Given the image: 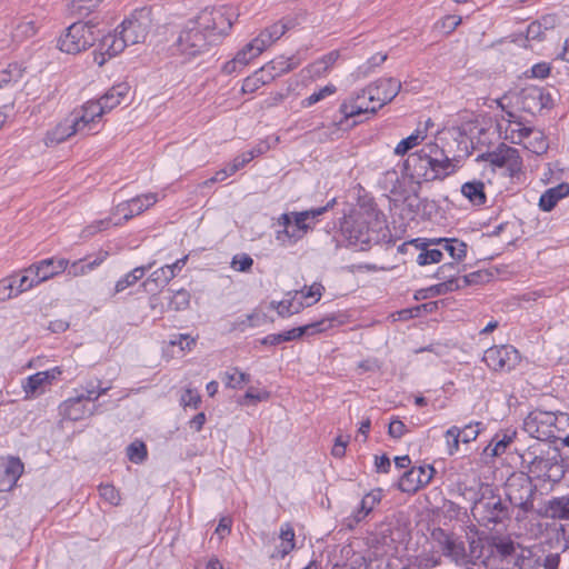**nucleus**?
<instances>
[{
  "mask_svg": "<svg viewBox=\"0 0 569 569\" xmlns=\"http://www.w3.org/2000/svg\"><path fill=\"white\" fill-rule=\"evenodd\" d=\"M441 241V250H445L456 262L462 261L467 256V243L457 238H438Z\"/></svg>",
  "mask_w": 569,
  "mask_h": 569,
  "instance_id": "nucleus-31",
  "label": "nucleus"
},
{
  "mask_svg": "<svg viewBox=\"0 0 569 569\" xmlns=\"http://www.w3.org/2000/svg\"><path fill=\"white\" fill-rule=\"evenodd\" d=\"M548 552L541 548L521 547L513 567L517 569H547Z\"/></svg>",
  "mask_w": 569,
  "mask_h": 569,
  "instance_id": "nucleus-22",
  "label": "nucleus"
},
{
  "mask_svg": "<svg viewBox=\"0 0 569 569\" xmlns=\"http://www.w3.org/2000/svg\"><path fill=\"white\" fill-rule=\"evenodd\" d=\"M337 88L333 84H327L320 90L313 92L309 97L301 100V107L302 108H309L319 101L323 100L326 97L333 94L336 92Z\"/></svg>",
  "mask_w": 569,
  "mask_h": 569,
  "instance_id": "nucleus-51",
  "label": "nucleus"
},
{
  "mask_svg": "<svg viewBox=\"0 0 569 569\" xmlns=\"http://www.w3.org/2000/svg\"><path fill=\"white\" fill-rule=\"evenodd\" d=\"M481 422H475L466 425L463 428H459L461 435L460 440L462 443H469L475 441L480 433Z\"/></svg>",
  "mask_w": 569,
  "mask_h": 569,
  "instance_id": "nucleus-61",
  "label": "nucleus"
},
{
  "mask_svg": "<svg viewBox=\"0 0 569 569\" xmlns=\"http://www.w3.org/2000/svg\"><path fill=\"white\" fill-rule=\"evenodd\" d=\"M108 110L101 106V100L88 102L83 107V114L74 120V123L82 131L84 128L89 127L91 122L94 121L96 118H100Z\"/></svg>",
  "mask_w": 569,
  "mask_h": 569,
  "instance_id": "nucleus-29",
  "label": "nucleus"
},
{
  "mask_svg": "<svg viewBox=\"0 0 569 569\" xmlns=\"http://www.w3.org/2000/svg\"><path fill=\"white\" fill-rule=\"evenodd\" d=\"M551 71V66L548 62H539L531 67L529 71H526L527 78L546 79Z\"/></svg>",
  "mask_w": 569,
  "mask_h": 569,
  "instance_id": "nucleus-64",
  "label": "nucleus"
},
{
  "mask_svg": "<svg viewBox=\"0 0 569 569\" xmlns=\"http://www.w3.org/2000/svg\"><path fill=\"white\" fill-rule=\"evenodd\" d=\"M203 12L187 23L170 46L171 56L183 57V61H188L203 53L214 41L213 37L228 33L240 13L237 8L221 7L209 13L210 19Z\"/></svg>",
  "mask_w": 569,
  "mask_h": 569,
  "instance_id": "nucleus-1",
  "label": "nucleus"
},
{
  "mask_svg": "<svg viewBox=\"0 0 569 569\" xmlns=\"http://www.w3.org/2000/svg\"><path fill=\"white\" fill-rule=\"evenodd\" d=\"M270 398L269 391H256L253 388H249L243 397L239 400L242 406L256 405L261 401H266Z\"/></svg>",
  "mask_w": 569,
  "mask_h": 569,
  "instance_id": "nucleus-57",
  "label": "nucleus"
},
{
  "mask_svg": "<svg viewBox=\"0 0 569 569\" xmlns=\"http://www.w3.org/2000/svg\"><path fill=\"white\" fill-rule=\"evenodd\" d=\"M547 569H569V546L560 552H548Z\"/></svg>",
  "mask_w": 569,
  "mask_h": 569,
  "instance_id": "nucleus-43",
  "label": "nucleus"
},
{
  "mask_svg": "<svg viewBox=\"0 0 569 569\" xmlns=\"http://www.w3.org/2000/svg\"><path fill=\"white\" fill-rule=\"evenodd\" d=\"M569 196V183L561 182L556 187L546 190L539 199V208L545 211H551L558 203L559 200Z\"/></svg>",
  "mask_w": 569,
  "mask_h": 569,
  "instance_id": "nucleus-25",
  "label": "nucleus"
},
{
  "mask_svg": "<svg viewBox=\"0 0 569 569\" xmlns=\"http://www.w3.org/2000/svg\"><path fill=\"white\" fill-rule=\"evenodd\" d=\"M507 152L509 157L507 158L505 168L508 170L510 177H515L521 172L522 159L516 148H512V150H507Z\"/></svg>",
  "mask_w": 569,
  "mask_h": 569,
  "instance_id": "nucleus-55",
  "label": "nucleus"
},
{
  "mask_svg": "<svg viewBox=\"0 0 569 569\" xmlns=\"http://www.w3.org/2000/svg\"><path fill=\"white\" fill-rule=\"evenodd\" d=\"M461 193L475 206L487 202L485 183L480 180L468 181L461 186Z\"/></svg>",
  "mask_w": 569,
  "mask_h": 569,
  "instance_id": "nucleus-28",
  "label": "nucleus"
},
{
  "mask_svg": "<svg viewBox=\"0 0 569 569\" xmlns=\"http://www.w3.org/2000/svg\"><path fill=\"white\" fill-rule=\"evenodd\" d=\"M400 90L401 82L396 78H383L369 84L356 98L340 104L339 111L343 116L340 124L361 114H375L379 108L391 102Z\"/></svg>",
  "mask_w": 569,
  "mask_h": 569,
  "instance_id": "nucleus-4",
  "label": "nucleus"
},
{
  "mask_svg": "<svg viewBox=\"0 0 569 569\" xmlns=\"http://www.w3.org/2000/svg\"><path fill=\"white\" fill-rule=\"evenodd\" d=\"M180 402L183 407H192L193 409H198L201 403V396L197 390L188 388L182 393Z\"/></svg>",
  "mask_w": 569,
  "mask_h": 569,
  "instance_id": "nucleus-63",
  "label": "nucleus"
},
{
  "mask_svg": "<svg viewBox=\"0 0 569 569\" xmlns=\"http://www.w3.org/2000/svg\"><path fill=\"white\" fill-rule=\"evenodd\" d=\"M335 318H323L321 320L292 328L288 331L280 333H271L260 340L263 346H278L282 342L293 341L303 336H313L316 333L325 332L332 328Z\"/></svg>",
  "mask_w": 569,
  "mask_h": 569,
  "instance_id": "nucleus-12",
  "label": "nucleus"
},
{
  "mask_svg": "<svg viewBox=\"0 0 569 569\" xmlns=\"http://www.w3.org/2000/svg\"><path fill=\"white\" fill-rule=\"evenodd\" d=\"M436 469L433 466L412 467L406 471L399 480L398 488L402 492H416L420 488L427 486L433 478Z\"/></svg>",
  "mask_w": 569,
  "mask_h": 569,
  "instance_id": "nucleus-18",
  "label": "nucleus"
},
{
  "mask_svg": "<svg viewBox=\"0 0 569 569\" xmlns=\"http://www.w3.org/2000/svg\"><path fill=\"white\" fill-rule=\"evenodd\" d=\"M385 214L372 202L365 203L349 219L341 223V231L352 246L367 250L381 240L385 228Z\"/></svg>",
  "mask_w": 569,
  "mask_h": 569,
  "instance_id": "nucleus-5",
  "label": "nucleus"
},
{
  "mask_svg": "<svg viewBox=\"0 0 569 569\" xmlns=\"http://www.w3.org/2000/svg\"><path fill=\"white\" fill-rule=\"evenodd\" d=\"M452 280L451 281H443L437 284H433L429 288L418 290L415 295L416 300H422L430 297H437V296H443L451 291L459 290V284H456L452 287Z\"/></svg>",
  "mask_w": 569,
  "mask_h": 569,
  "instance_id": "nucleus-35",
  "label": "nucleus"
},
{
  "mask_svg": "<svg viewBox=\"0 0 569 569\" xmlns=\"http://www.w3.org/2000/svg\"><path fill=\"white\" fill-rule=\"evenodd\" d=\"M98 407L99 406L94 403L92 406H89L88 403L81 400V397H77L76 395L74 397L64 400L59 406V411L63 419L70 421H79L87 417L93 416Z\"/></svg>",
  "mask_w": 569,
  "mask_h": 569,
  "instance_id": "nucleus-20",
  "label": "nucleus"
},
{
  "mask_svg": "<svg viewBox=\"0 0 569 569\" xmlns=\"http://www.w3.org/2000/svg\"><path fill=\"white\" fill-rule=\"evenodd\" d=\"M421 242L425 246H419L416 262L419 266L439 263L443 258L442 250L437 248L438 244H441V241L438 238H422Z\"/></svg>",
  "mask_w": 569,
  "mask_h": 569,
  "instance_id": "nucleus-24",
  "label": "nucleus"
},
{
  "mask_svg": "<svg viewBox=\"0 0 569 569\" xmlns=\"http://www.w3.org/2000/svg\"><path fill=\"white\" fill-rule=\"evenodd\" d=\"M107 252L103 254H100L99 257H96L94 259L86 258L80 259L78 261L72 262L71 264L68 263V268L66 271L69 276L78 277L84 274L87 271L93 270L96 267H98L107 257Z\"/></svg>",
  "mask_w": 569,
  "mask_h": 569,
  "instance_id": "nucleus-32",
  "label": "nucleus"
},
{
  "mask_svg": "<svg viewBox=\"0 0 569 569\" xmlns=\"http://www.w3.org/2000/svg\"><path fill=\"white\" fill-rule=\"evenodd\" d=\"M557 421H555V437L552 439L560 440L563 446L569 447V413H556Z\"/></svg>",
  "mask_w": 569,
  "mask_h": 569,
  "instance_id": "nucleus-36",
  "label": "nucleus"
},
{
  "mask_svg": "<svg viewBox=\"0 0 569 569\" xmlns=\"http://www.w3.org/2000/svg\"><path fill=\"white\" fill-rule=\"evenodd\" d=\"M518 350L510 345L493 346L485 351L482 361L493 371H511L520 362Z\"/></svg>",
  "mask_w": 569,
  "mask_h": 569,
  "instance_id": "nucleus-13",
  "label": "nucleus"
},
{
  "mask_svg": "<svg viewBox=\"0 0 569 569\" xmlns=\"http://www.w3.org/2000/svg\"><path fill=\"white\" fill-rule=\"evenodd\" d=\"M430 181L443 179L453 171L451 160L446 157L443 160L432 158V166L430 167Z\"/></svg>",
  "mask_w": 569,
  "mask_h": 569,
  "instance_id": "nucleus-41",
  "label": "nucleus"
},
{
  "mask_svg": "<svg viewBox=\"0 0 569 569\" xmlns=\"http://www.w3.org/2000/svg\"><path fill=\"white\" fill-rule=\"evenodd\" d=\"M460 437H461V435L459 432V427H457V426L450 427L445 432V438L447 440V449H448L449 456H453L459 450V443L461 442Z\"/></svg>",
  "mask_w": 569,
  "mask_h": 569,
  "instance_id": "nucleus-56",
  "label": "nucleus"
},
{
  "mask_svg": "<svg viewBox=\"0 0 569 569\" xmlns=\"http://www.w3.org/2000/svg\"><path fill=\"white\" fill-rule=\"evenodd\" d=\"M515 437L516 431L507 430L505 432L496 433L491 440V445L493 443L492 456L502 455L506 451L507 447L512 442Z\"/></svg>",
  "mask_w": 569,
  "mask_h": 569,
  "instance_id": "nucleus-46",
  "label": "nucleus"
},
{
  "mask_svg": "<svg viewBox=\"0 0 569 569\" xmlns=\"http://www.w3.org/2000/svg\"><path fill=\"white\" fill-rule=\"evenodd\" d=\"M507 150H512V147L500 143L496 150L483 153L479 156V158L490 162L495 167L505 168L507 158L509 157Z\"/></svg>",
  "mask_w": 569,
  "mask_h": 569,
  "instance_id": "nucleus-38",
  "label": "nucleus"
},
{
  "mask_svg": "<svg viewBox=\"0 0 569 569\" xmlns=\"http://www.w3.org/2000/svg\"><path fill=\"white\" fill-rule=\"evenodd\" d=\"M426 138V133L420 130H416L413 133L402 139L396 147L395 153L398 156H403L412 148L418 146Z\"/></svg>",
  "mask_w": 569,
  "mask_h": 569,
  "instance_id": "nucleus-45",
  "label": "nucleus"
},
{
  "mask_svg": "<svg viewBox=\"0 0 569 569\" xmlns=\"http://www.w3.org/2000/svg\"><path fill=\"white\" fill-rule=\"evenodd\" d=\"M36 277L32 276V274H29L28 272H26L23 276L21 277H17L16 276V283H14V291H16V295H20L31 288H33L34 286L39 284V282H36Z\"/></svg>",
  "mask_w": 569,
  "mask_h": 569,
  "instance_id": "nucleus-62",
  "label": "nucleus"
},
{
  "mask_svg": "<svg viewBox=\"0 0 569 569\" xmlns=\"http://www.w3.org/2000/svg\"><path fill=\"white\" fill-rule=\"evenodd\" d=\"M133 202L136 204L130 206V207L133 211V214L138 216L157 202V194L156 193H147V194L137 196L129 200V203H133Z\"/></svg>",
  "mask_w": 569,
  "mask_h": 569,
  "instance_id": "nucleus-48",
  "label": "nucleus"
},
{
  "mask_svg": "<svg viewBox=\"0 0 569 569\" xmlns=\"http://www.w3.org/2000/svg\"><path fill=\"white\" fill-rule=\"evenodd\" d=\"M128 459L133 463H141L147 459V446L142 441H133L127 447Z\"/></svg>",
  "mask_w": 569,
  "mask_h": 569,
  "instance_id": "nucleus-49",
  "label": "nucleus"
},
{
  "mask_svg": "<svg viewBox=\"0 0 569 569\" xmlns=\"http://www.w3.org/2000/svg\"><path fill=\"white\" fill-rule=\"evenodd\" d=\"M536 513L541 518L569 522L566 495L545 501Z\"/></svg>",
  "mask_w": 569,
  "mask_h": 569,
  "instance_id": "nucleus-23",
  "label": "nucleus"
},
{
  "mask_svg": "<svg viewBox=\"0 0 569 569\" xmlns=\"http://www.w3.org/2000/svg\"><path fill=\"white\" fill-rule=\"evenodd\" d=\"M291 61V58L286 59L283 57L274 59L260 68V73L267 74V80L271 81L274 78L291 71L295 68V64Z\"/></svg>",
  "mask_w": 569,
  "mask_h": 569,
  "instance_id": "nucleus-30",
  "label": "nucleus"
},
{
  "mask_svg": "<svg viewBox=\"0 0 569 569\" xmlns=\"http://www.w3.org/2000/svg\"><path fill=\"white\" fill-rule=\"evenodd\" d=\"M431 151L432 147H428L410 153L403 162L402 173L417 183H420V179L430 181Z\"/></svg>",
  "mask_w": 569,
  "mask_h": 569,
  "instance_id": "nucleus-15",
  "label": "nucleus"
},
{
  "mask_svg": "<svg viewBox=\"0 0 569 569\" xmlns=\"http://www.w3.org/2000/svg\"><path fill=\"white\" fill-rule=\"evenodd\" d=\"M262 52L251 41L247 43L241 50L234 56L236 61L240 67L247 66L253 58L258 57Z\"/></svg>",
  "mask_w": 569,
  "mask_h": 569,
  "instance_id": "nucleus-50",
  "label": "nucleus"
},
{
  "mask_svg": "<svg viewBox=\"0 0 569 569\" xmlns=\"http://www.w3.org/2000/svg\"><path fill=\"white\" fill-rule=\"evenodd\" d=\"M130 86L127 82H120L112 86L101 98V106L108 111L112 110L121 103L128 96Z\"/></svg>",
  "mask_w": 569,
  "mask_h": 569,
  "instance_id": "nucleus-26",
  "label": "nucleus"
},
{
  "mask_svg": "<svg viewBox=\"0 0 569 569\" xmlns=\"http://www.w3.org/2000/svg\"><path fill=\"white\" fill-rule=\"evenodd\" d=\"M518 104L522 111L536 116L545 109L550 110L553 107V99L547 89L529 86L519 92Z\"/></svg>",
  "mask_w": 569,
  "mask_h": 569,
  "instance_id": "nucleus-14",
  "label": "nucleus"
},
{
  "mask_svg": "<svg viewBox=\"0 0 569 569\" xmlns=\"http://www.w3.org/2000/svg\"><path fill=\"white\" fill-rule=\"evenodd\" d=\"M81 131L74 121L71 124H59L46 136V144L53 146L63 142L69 137Z\"/></svg>",
  "mask_w": 569,
  "mask_h": 569,
  "instance_id": "nucleus-33",
  "label": "nucleus"
},
{
  "mask_svg": "<svg viewBox=\"0 0 569 569\" xmlns=\"http://www.w3.org/2000/svg\"><path fill=\"white\" fill-rule=\"evenodd\" d=\"M471 512L480 526L493 529L497 525L511 519L512 507L507 499L503 500L490 486H487L480 498L475 501Z\"/></svg>",
  "mask_w": 569,
  "mask_h": 569,
  "instance_id": "nucleus-7",
  "label": "nucleus"
},
{
  "mask_svg": "<svg viewBox=\"0 0 569 569\" xmlns=\"http://www.w3.org/2000/svg\"><path fill=\"white\" fill-rule=\"evenodd\" d=\"M23 470L24 466L18 457H9L6 461H0V492L10 491Z\"/></svg>",
  "mask_w": 569,
  "mask_h": 569,
  "instance_id": "nucleus-21",
  "label": "nucleus"
},
{
  "mask_svg": "<svg viewBox=\"0 0 569 569\" xmlns=\"http://www.w3.org/2000/svg\"><path fill=\"white\" fill-rule=\"evenodd\" d=\"M270 82V80H267V74L260 73V70L254 73L253 77H248L244 79L242 83V91L243 92H254L257 89L260 88V86L266 84Z\"/></svg>",
  "mask_w": 569,
  "mask_h": 569,
  "instance_id": "nucleus-58",
  "label": "nucleus"
},
{
  "mask_svg": "<svg viewBox=\"0 0 569 569\" xmlns=\"http://www.w3.org/2000/svg\"><path fill=\"white\" fill-rule=\"evenodd\" d=\"M405 204L410 212L415 214H423L429 207V201L428 199H421L417 193H413L405 199Z\"/></svg>",
  "mask_w": 569,
  "mask_h": 569,
  "instance_id": "nucleus-53",
  "label": "nucleus"
},
{
  "mask_svg": "<svg viewBox=\"0 0 569 569\" xmlns=\"http://www.w3.org/2000/svg\"><path fill=\"white\" fill-rule=\"evenodd\" d=\"M525 470L512 472L505 482V496L511 507L518 508L523 516L536 512L533 500L537 486Z\"/></svg>",
  "mask_w": 569,
  "mask_h": 569,
  "instance_id": "nucleus-8",
  "label": "nucleus"
},
{
  "mask_svg": "<svg viewBox=\"0 0 569 569\" xmlns=\"http://www.w3.org/2000/svg\"><path fill=\"white\" fill-rule=\"evenodd\" d=\"M307 220L308 213L297 212L293 213V218L289 213L281 214L279 224L283 227V230L277 232V239L282 240L286 237L290 243L297 242L311 229Z\"/></svg>",
  "mask_w": 569,
  "mask_h": 569,
  "instance_id": "nucleus-16",
  "label": "nucleus"
},
{
  "mask_svg": "<svg viewBox=\"0 0 569 569\" xmlns=\"http://www.w3.org/2000/svg\"><path fill=\"white\" fill-rule=\"evenodd\" d=\"M460 272V269L458 267V262H447L440 266L437 271L435 272L433 277L438 280L443 281H451L452 280V287L456 284H459V278L458 273Z\"/></svg>",
  "mask_w": 569,
  "mask_h": 569,
  "instance_id": "nucleus-39",
  "label": "nucleus"
},
{
  "mask_svg": "<svg viewBox=\"0 0 569 569\" xmlns=\"http://www.w3.org/2000/svg\"><path fill=\"white\" fill-rule=\"evenodd\" d=\"M16 276H10L0 280V301H7L17 297L14 291Z\"/></svg>",
  "mask_w": 569,
  "mask_h": 569,
  "instance_id": "nucleus-60",
  "label": "nucleus"
},
{
  "mask_svg": "<svg viewBox=\"0 0 569 569\" xmlns=\"http://www.w3.org/2000/svg\"><path fill=\"white\" fill-rule=\"evenodd\" d=\"M381 498L382 490L380 488L373 489L367 495H365V497L360 501V507L362 508V511L369 515L375 509V507L381 501Z\"/></svg>",
  "mask_w": 569,
  "mask_h": 569,
  "instance_id": "nucleus-54",
  "label": "nucleus"
},
{
  "mask_svg": "<svg viewBox=\"0 0 569 569\" xmlns=\"http://www.w3.org/2000/svg\"><path fill=\"white\" fill-rule=\"evenodd\" d=\"M68 268V260L64 258L51 257L42 259L29 266L24 272L36 277V282L47 281L62 272Z\"/></svg>",
  "mask_w": 569,
  "mask_h": 569,
  "instance_id": "nucleus-19",
  "label": "nucleus"
},
{
  "mask_svg": "<svg viewBox=\"0 0 569 569\" xmlns=\"http://www.w3.org/2000/svg\"><path fill=\"white\" fill-rule=\"evenodd\" d=\"M481 555L477 566L486 569H498L503 563H513L518 557L521 546L508 535L491 533L480 539Z\"/></svg>",
  "mask_w": 569,
  "mask_h": 569,
  "instance_id": "nucleus-6",
  "label": "nucleus"
},
{
  "mask_svg": "<svg viewBox=\"0 0 569 569\" xmlns=\"http://www.w3.org/2000/svg\"><path fill=\"white\" fill-rule=\"evenodd\" d=\"M149 14V9L139 8L122 21L119 34L127 46L144 42L150 22Z\"/></svg>",
  "mask_w": 569,
  "mask_h": 569,
  "instance_id": "nucleus-10",
  "label": "nucleus"
},
{
  "mask_svg": "<svg viewBox=\"0 0 569 569\" xmlns=\"http://www.w3.org/2000/svg\"><path fill=\"white\" fill-rule=\"evenodd\" d=\"M43 386H46L44 372H37L34 375L29 376L26 379V382L22 385L23 390L28 397L34 396L37 393H42Z\"/></svg>",
  "mask_w": 569,
  "mask_h": 569,
  "instance_id": "nucleus-44",
  "label": "nucleus"
},
{
  "mask_svg": "<svg viewBox=\"0 0 569 569\" xmlns=\"http://www.w3.org/2000/svg\"><path fill=\"white\" fill-rule=\"evenodd\" d=\"M387 60L386 53H376L370 57L363 64L358 68V76L366 77L368 76L373 68L380 66Z\"/></svg>",
  "mask_w": 569,
  "mask_h": 569,
  "instance_id": "nucleus-59",
  "label": "nucleus"
},
{
  "mask_svg": "<svg viewBox=\"0 0 569 569\" xmlns=\"http://www.w3.org/2000/svg\"><path fill=\"white\" fill-rule=\"evenodd\" d=\"M478 529L471 525L461 532L433 528L430 532L431 540L437 545L441 556L448 558L457 566H477L480 559V538H477Z\"/></svg>",
  "mask_w": 569,
  "mask_h": 569,
  "instance_id": "nucleus-2",
  "label": "nucleus"
},
{
  "mask_svg": "<svg viewBox=\"0 0 569 569\" xmlns=\"http://www.w3.org/2000/svg\"><path fill=\"white\" fill-rule=\"evenodd\" d=\"M37 33V26L33 20H22L17 23L12 31V37L17 41L31 38Z\"/></svg>",
  "mask_w": 569,
  "mask_h": 569,
  "instance_id": "nucleus-47",
  "label": "nucleus"
},
{
  "mask_svg": "<svg viewBox=\"0 0 569 569\" xmlns=\"http://www.w3.org/2000/svg\"><path fill=\"white\" fill-rule=\"evenodd\" d=\"M555 412L533 410L523 421V430L535 439V441L550 442L555 437Z\"/></svg>",
  "mask_w": 569,
  "mask_h": 569,
  "instance_id": "nucleus-11",
  "label": "nucleus"
},
{
  "mask_svg": "<svg viewBox=\"0 0 569 569\" xmlns=\"http://www.w3.org/2000/svg\"><path fill=\"white\" fill-rule=\"evenodd\" d=\"M100 36L98 23L93 20L72 23L59 39V49L69 54H77L92 47Z\"/></svg>",
  "mask_w": 569,
  "mask_h": 569,
  "instance_id": "nucleus-9",
  "label": "nucleus"
},
{
  "mask_svg": "<svg viewBox=\"0 0 569 569\" xmlns=\"http://www.w3.org/2000/svg\"><path fill=\"white\" fill-rule=\"evenodd\" d=\"M97 41H99V43L93 52V60L99 67H102L109 59L121 53L127 47L120 34L118 36L111 32L103 33L102 30H100V36Z\"/></svg>",
  "mask_w": 569,
  "mask_h": 569,
  "instance_id": "nucleus-17",
  "label": "nucleus"
},
{
  "mask_svg": "<svg viewBox=\"0 0 569 569\" xmlns=\"http://www.w3.org/2000/svg\"><path fill=\"white\" fill-rule=\"evenodd\" d=\"M280 538L283 541V547L278 551L277 555L273 553L271 556L272 558L278 556L280 558H284L295 548V530L289 523H286L281 527Z\"/></svg>",
  "mask_w": 569,
  "mask_h": 569,
  "instance_id": "nucleus-42",
  "label": "nucleus"
},
{
  "mask_svg": "<svg viewBox=\"0 0 569 569\" xmlns=\"http://www.w3.org/2000/svg\"><path fill=\"white\" fill-rule=\"evenodd\" d=\"M493 277V273L488 270H477L465 274L459 278V289H463L468 286L483 284L489 282Z\"/></svg>",
  "mask_w": 569,
  "mask_h": 569,
  "instance_id": "nucleus-40",
  "label": "nucleus"
},
{
  "mask_svg": "<svg viewBox=\"0 0 569 569\" xmlns=\"http://www.w3.org/2000/svg\"><path fill=\"white\" fill-rule=\"evenodd\" d=\"M250 381V376L246 372L239 371L237 368L233 369V372L224 373V383L226 387L237 389L241 388L242 385Z\"/></svg>",
  "mask_w": 569,
  "mask_h": 569,
  "instance_id": "nucleus-52",
  "label": "nucleus"
},
{
  "mask_svg": "<svg viewBox=\"0 0 569 569\" xmlns=\"http://www.w3.org/2000/svg\"><path fill=\"white\" fill-rule=\"evenodd\" d=\"M174 278V272L169 267L163 266L154 270L147 280L142 282L146 291H153L154 289L167 286Z\"/></svg>",
  "mask_w": 569,
  "mask_h": 569,
  "instance_id": "nucleus-27",
  "label": "nucleus"
},
{
  "mask_svg": "<svg viewBox=\"0 0 569 569\" xmlns=\"http://www.w3.org/2000/svg\"><path fill=\"white\" fill-rule=\"evenodd\" d=\"M24 68L18 63H9L8 67L0 71V89L9 83H17L23 77Z\"/></svg>",
  "mask_w": 569,
  "mask_h": 569,
  "instance_id": "nucleus-37",
  "label": "nucleus"
},
{
  "mask_svg": "<svg viewBox=\"0 0 569 569\" xmlns=\"http://www.w3.org/2000/svg\"><path fill=\"white\" fill-rule=\"evenodd\" d=\"M520 467L532 479L558 483L566 473L560 450L550 442L535 441L520 455Z\"/></svg>",
  "mask_w": 569,
  "mask_h": 569,
  "instance_id": "nucleus-3",
  "label": "nucleus"
},
{
  "mask_svg": "<svg viewBox=\"0 0 569 569\" xmlns=\"http://www.w3.org/2000/svg\"><path fill=\"white\" fill-rule=\"evenodd\" d=\"M153 263H149L147 266L137 267L122 278H120L114 286V293L122 292L127 288L137 283L140 279H142L147 271L152 268Z\"/></svg>",
  "mask_w": 569,
  "mask_h": 569,
  "instance_id": "nucleus-34",
  "label": "nucleus"
}]
</instances>
